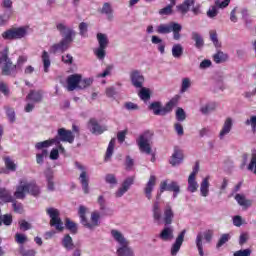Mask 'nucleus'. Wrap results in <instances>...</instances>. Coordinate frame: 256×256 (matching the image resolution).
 Here are the masks:
<instances>
[{"mask_svg": "<svg viewBox=\"0 0 256 256\" xmlns=\"http://www.w3.org/2000/svg\"><path fill=\"white\" fill-rule=\"evenodd\" d=\"M57 31H59L60 35L63 37L62 40L59 43H56L50 47V53H65L67 49H69V46L73 43V39H75V35L77 33L73 28L68 27L67 25L63 23H59L56 25Z\"/></svg>", "mask_w": 256, "mask_h": 256, "instance_id": "f257e3e1", "label": "nucleus"}, {"mask_svg": "<svg viewBox=\"0 0 256 256\" xmlns=\"http://www.w3.org/2000/svg\"><path fill=\"white\" fill-rule=\"evenodd\" d=\"M111 235L113 239L118 242V247L116 250L117 256H135L133 248L129 246V242L123 234L117 230H112Z\"/></svg>", "mask_w": 256, "mask_h": 256, "instance_id": "f03ea898", "label": "nucleus"}, {"mask_svg": "<svg viewBox=\"0 0 256 256\" xmlns=\"http://www.w3.org/2000/svg\"><path fill=\"white\" fill-rule=\"evenodd\" d=\"M0 67L2 75L6 77H16L18 68L16 64H13V61L10 60L8 48L0 52Z\"/></svg>", "mask_w": 256, "mask_h": 256, "instance_id": "7ed1b4c3", "label": "nucleus"}, {"mask_svg": "<svg viewBox=\"0 0 256 256\" xmlns=\"http://www.w3.org/2000/svg\"><path fill=\"white\" fill-rule=\"evenodd\" d=\"M213 237H215V230L213 229H206L197 233L195 245L200 256H205V252L203 251V244L211 243L213 241Z\"/></svg>", "mask_w": 256, "mask_h": 256, "instance_id": "20e7f679", "label": "nucleus"}, {"mask_svg": "<svg viewBox=\"0 0 256 256\" xmlns=\"http://www.w3.org/2000/svg\"><path fill=\"white\" fill-rule=\"evenodd\" d=\"M153 140V132L145 131L136 139L138 149L140 153L145 155H151L153 148L151 147V141Z\"/></svg>", "mask_w": 256, "mask_h": 256, "instance_id": "39448f33", "label": "nucleus"}, {"mask_svg": "<svg viewBox=\"0 0 256 256\" xmlns=\"http://www.w3.org/2000/svg\"><path fill=\"white\" fill-rule=\"evenodd\" d=\"M177 107V99H171L165 106L161 104V102H152L149 105L150 111H153L155 115H160L164 117V115H167L168 113H171L173 111V108Z\"/></svg>", "mask_w": 256, "mask_h": 256, "instance_id": "423d86ee", "label": "nucleus"}, {"mask_svg": "<svg viewBox=\"0 0 256 256\" xmlns=\"http://www.w3.org/2000/svg\"><path fill=\"white\" fill-rule=\"evenodd\" d=\"M26 101L28 103L24 107V111L25 113H31L35 109V105L43 101V90H30L26 96Z\"/></svg>", "mask_w": 256, "mask_h": 256, "instance_id": "0eeeda50", "label": "nucleus"}, {"mask_svg": "<svg viewBox=\"0 0 256 256\" xmlns=\"http://www.w3.org/2000/svg\"><path fill=\"white\" fill-rule=\"evenodd\" d=\"M97 41L99 44V47L94 49V55H96L97 59L99 61H103L107 55V47H109V37H107V34L104 33H98L97 34Z\"/></svg>", "mask_w": 256, "mask_h": 256, "instance_id": "6e6552de", "label": "nucleus"}, {"mask_svg": "<svg viewBox=\"0 0 256 256\" xmlns=\"http://www.w3.org/2000/svg\"><path fill=\"white\" fill-rule=\"evenodd\" d=\"M75 167H76V169L81 171V174L79 176V181L81 183L83 192L85 193V195H88V193H89V176L87 175V168H85V166H83L79 162H75Z\"/></svg>", "mask_w": 256, "mask_h": 256, "instance_id": "1a4fd4ad", "label": "nucleus"}, {"mask_svg": "<svg viewBox=\"0 0 256 256\" xmlns=\"http://www.w3.org/2000/svg\"><path fill=\"white\" fill-rule=\"evenodd\" d=\"M27 35V28L20 27V28H12L5 31L2 34L3 39L13 40V39H23Z\"/></svg>", "mask_w": 256, "mask_h": 256, "instance_id": "9d476101", "label": "nucleus"}, {"mask_svg": "<svg viewBox=\"0 0 256 256\" xmlns=\"http://www.w3.org/2000/svg\"><path fill=\"white\" fill-rule=\"evenodd\" d=\"M229 3H231V0H224L222 2H220V0H215L214 6H211L207 11V17L215 19V17L219 15L218 9H225V7H229Z\"/></svg>", "mask_w": 256, "mask_h": 256, "instance_id": "9b49d317", "label": "nucleus"}, {"mask_svg": "<svg viewBox=\"0 0 256 256\" xmlns=\"http://www.w3.org/2000/svg\"><path fill=\"white\" fill-rule=\"evenodd\" d=\"M185 235H187V230L183 229L176 237L174 243L170 248V255L177 256V253L181 251V247L185 241Z\"/></svg>", "mask_w": 256, "mask_h": 256, "instance_id": "f8f14e48", "label": "nucleus"}, {"mask_svg": "<svg viewBox=\"0 0 256 256\" xmlns=\"http://www.w3.org/2000/svg\"><path fill=\"white\" fill-rule=\"evenodd\" d=\"M82 75L81 74H71L66 79V89L67 91H77L80 90Z\"/></svg>", "mask_w": 256, "mask_h": 256, "instance_id": "ddd939ff", "label": "nucleus"}, {"mask_svg": "<svg viewBox=\"0 0 256 256\" xmlns=\"http://www.w3.org/2000/svg\"><path fill=\"white\" fill-rule=\"evenodd\" d=\"M130 81L135 89H143L145 83V76L139 70H132L130 72Z\"/></svg>", "mask_w": 256, "mask_h": 256, "instance_id": "4468645a", "label": "nucleus"}, {"mask_svg": "<svg viewBox=\"0 0 256 256\" xmlns=\"http://www.w3.org/2000/svg\"><path fill=\"white\" fill-rule=\"evenodd\" d=\"M164 191H173V199H176L177 195L181 193V187L175 181L168 184L167 180H165L160 183V192L163 193Z\"/></svg>", "mask_w": 256, "mask_h": 256, "instance_id": "2eb2a0df", "label": "nucleus"}, {"mask_svg": "<svg viewBox=\"0 0 256 256\" xmlns=\"http://www.w3.org/2000/svg\"><path fill=\"white\" fill-rule=\"evenodd\" d=\"M88 129L93 135H102V133L107 131V126H101L99 125V122H97V119L91 118L88 122Z\"/></svg>", "mask_w": 256, "mask_h": 256, "instance_id": "dca6fc26", "label": "nucleus"}, {"mask_svg": "<svg viewBox=\"0 0 256 256\" xmlns=\"http://www.w3.org/2000/svg\"><path fill=\"white\" fill-rule=\"evenodd\" d=\"M46 213L50 217V225H63V222L61 221V218L59 217V215H61V213L59 212L58 209L53 208V207L47 208Z\"/></svg>", "mask_w": 256, "mask_h": 256, "instance_id": "f3484780", "label": "nucleus"}, {"mask_svg": "<svg viewBox=\"0 0 256 256\" xmlns=\"http://www.w3.org/2000/svg\"><path fill=\"white\" fill-rule=\"evenodd\" d=\"M58 141H63L65 143H73L75 141V135L71 130L65 128L58 129Z\"/></svg>", "mask_w": 256, "mask_h": 256, "instance_id": "a211bd4d", "label": "nucleus"}, {"mask_svg": "<svg viewBox=\"0 0 256 256\" xmlns=\"http://www.w3.org/2000/svg\"><path fill=\"white\" fill-rule=\"evenodd\" d=\"M174 229L171 226H166L159 234L162 241H173L175 239Z\"/></svg>", "mask_w": 256, "mask_h": 256, "instance_id": "6ab92c4d", "label": "nucleus"}, {"mask_svg": "<svg viewBox=\"0 0 256 256\" xmlns=\"http://www.w3.org/2000/svg\"><path fill=\"white\" fill-rule=\"evenodd\" d=\"M156 183H157V177H155V175H151L145 188H144L145 196L149 200H151V197H152L151 193H153V189H154Z\"/></svg>", "mask_w": 256, "mask_h": 256, "instance_id": "aec40b11", "label": "nucleus"}, {"mask_svg": "<svg viewBox=\"0 0 256 256\" xmlns=\"http://www.w3.org/2000/svg\"><path fill=\"white\" fill-rule=\"evenodd\" d=\"M193 5H195V0H184L182 4L176 6V11L181 13V15H187Z\"/></svg>", "mask_w": 256, "mask_h": 256, "instance_id": "412c9836", "label": "nucleus"}, {"mask_svg": "<svg viewBox=\"0 0 256 256\" xmlns=\"http://www.w3.org/2000/svg\"><path fill=\"white\" fill-rule=\"evenodd\" d=\"M181 163H183V151L179 150V148H175L170 158V165L175 167L176 165H181Z\"/></svg>", "mask_w": 256, "mask_h": 256, "instance_id": "4be33fe9", "label": "nucleus"}, {"mask_svg": "<svg viewBox=\"0 0 256 256\" xmlns=\"http://www.w3.org/2000/svg\"><path fill=\"white\" fill-rule=\"evenodd\" d=\"M27 193V182L21 180L20 185L17 186L16 191L14 193V197L16 199H25Z\"/></svg>", "mask_w": 256, "mask_h": 256, "instance_id": "5701e85b", "label": "nucleus"}, {"mask_svg": "<svg viewBox=\"0 0 256 256\" xmlns=\"http://www.w3.org/2000/svg\"><path fill=\"white\" fill-rule=\"evenodd\" d=\"M211 179V176H206L203 178L202 182L200 183V195L202 197H209V187L210 183L209 180Z\"/></svg>", "mask_w": 256, "mask_h": 256, "instance_id": "b1692460", "label": "nucleus"}, {"mask_svg": "<svg viewBox=\"0 0 256 256\" xmlns=\"http://www.w3.org/2000/svg\"><path fill=\"white\" fill-rule=\"evenodd\" d=\"M44 175L46 177L48 191H55V182L53 181L54 179L53 170L48 168L47 170H45Z\"/></svg>", "mask_w": 256, "mask_h": 256, "instance_id": "393cba45", "label": "nucleus"}, {"mask_svg": "<svg viewBox=\"0 0 256 256\" xmlns=\"http://www.w3.org/2000/svg\"><path fill=\"white\" fill-rule=\"evenodd\" d=\"M231 129H233V119L227 118L223 124L222 130L220 131V139H223L225 135H229V133H231Z\"/></svg>", "mask_w": 256, "mask_h": 256, "instance_id": "a878e982", "label": "nucleus"}, {"mask_svg": "<svg viewBox=\"0 0 256 256\" xmlns=\"http://www.w3.org/2000/svg\"><path fill=\"white\" fill-rule=\"evenodd\" d=\"M100 13L102 15H106L108 21H112L114 19L113 16V8L111 7V4L109 2H105L100 9Z\"/></svg>", "mask_w": 256, "mask_h": 256, "instance_id": "bb28decb", "label": "nucleus"}, {"mask_svg": "<svg viewBox=\"0 0 256 256\" xmlns=\"http://www.w3.org/2000/svg\"><path fill=\"white\" fill-rule=\"evenodd\" d=\"M51 145H59V138H53L51 140H45L43 142H38L35 145V148L38 150L47 149V147H51Z\"/></svg>", "mask_w": 256, "mask_h": 256, "instance_id": "cd10ccee", "label": "nucleus"}, {"mask_svg": "<svg viewBox=\"0 0 256 256\" xmlns=\"http://www.w3.org/2000/svg\"><path fill=\"white\" fill-rule=\"evenodd\" d=\"M173 23L175 22L158 25L156 28V33H158L159 35H168V33H172Z\"/></svg>", "mask_w": 256, "mask_h": 256, "instance_id": "c85d7f7f", "label": "nucleus"}, {"mask_svg": "<svg viewBox=\"0 0 256 256\" xmlns=\"http://www.w3.org/2000/svg\"><path fill=\"white\" fill-rule=\"evenodd\" d=\"M151 43L153 45H157L158 51H160L161 55L165 54V41L161 39L159 36L153 35L151 38Z\"/></svg>", "mask_w": 256, "mask_h": 256, "instance_id": "c756f323", "label": "nucleus"}, {"mask_svg": "<svg viewBox=\"0 0 256 256\" xmlns=\"http://www.w3.org/2000/svg\"><path fill=\"white\" fill-rule=\"evenodd\" d=\"M192 40L195 41L196 49H202L205 47V40H203V36L198 32H192L191 34Z\"/></svg>", "mask_w": 256, "mask_h": 256, "instance_id": "7c9ffc66", "label": "nucleus"}, {"mask_svg": "<svg viewBox=\"0 0 256 256\" xmlns=\"http://www.w3.org/2000/svg\"><path fill=\"white\" fill-rule=\"evenodd\" d=\"M44 73H49V67H51V57L49 56V52L43 51L41 55Z\"/></svg>", "mask_w": 256, "mask_h": 256, "instance_id": "2f4dec72", "label": "nucleus"}, {"mask_svg": "<svg viewBox=\"0 0 256 256\" xmlns=\"http://www.w3.org/2000/svg\"><path fill=\"white\" fill-rule=\"evenodd\" d=\"M183 45L177 43L172 46V57L174 59H181L183 57Z\"/></svg>", "mask_w": 256, "mask_h": 256, "instance_id": "473e14b6", "label": "nucleus"}, {"mask_svg": "<svg viewBox=\"0 0 256 256\" xmlns=\"http://www.w3.org/2000/svg\"><path fill=\"white\" fill-rule=\"evenodd\" d=\"M198 189H199V183H197V180L195 179V177L189 176L187 191H189V193H195L197 192Z\"/></svg>", "mask_w": 256, "mask_h": 256, "instance_id": "72a5a7b5", "label": "nucleus"}, {"mask_svg": "<svg viewBox=\"0 0 256 256\" xmlns=\"http://www.w3.org/2000/svg\"><path fill=\"white\" fill-rule=\"evenodd\" d=\"M183 29V26L181 24L174 22L172 26V33H173V39L174 41H179L181 39V31Z\"/></svg>", "mask_w": 256, "mask_h": 256, "instance_id": "f704fd0d", "label": "nucleus"}, {"mask_svg": "<svg viewBox=\"0 0 256 256\" xmlns=\"http://www.w3.org/2000/svg\"><path fill=\"white\" fill-rule=\"evenodd\" d=\"M26 187H27V193H30V195H33V197H37L41 193L39 186H37V184L33 182L26 183Z\"/></svg>", "mask_w": 256, "mask_h": 256, "instance_id": "c9c22d12", "label": "nucleus"}, {"mask_svg": "<svg viewBox=\"0 0 256 256\" xmlns=\"http://www.w3.org/2000/svg\"><path fill=\"white\" fill-rule=\"evenodd\" d=\"M152 213H153V218L155 221H159L161 219V204H159V201L154 202L152 205Z\"/></svg>", "mask_w": 256, "mask_h": 256, "instance_id": "e433bc0d", "label": "nucleus"}, {"mask_svg": "<svg viewBox=\"0 0 256 256\" xmlns=\"http://www.w3.org/2000/svg\"><path fill=\"white\" fill-rule=\"evenodd\" d=\"M173 210L171 209V206H166V209L164 211V221L166 225H171L173 223Z\"/></svg>", "mask_w": 256, "mask_h": 256, "instance_id": "4c0bfd02", "label": "nucleus"}, {"mask_svg": "<svg viewBox=\"0 0 256 256\" xmlns=\"http://www.w3.org/2000/svg\"><path fill=\"white\" fill-rule=\"evenodd\" d=\"M78 215L80 218V223H82V225H88L87 224V207H85L84 205H80L78 208Z\"/></svg>", "mask_w": 256, "mask_h": 256, "instance_id": "58836bf2", "label": "nucleus"}, {"mask_svg": "<svg viewBox=\"0 0 256 256\" xmlns=\"http://www.w3.org/2000/svg\"><path fill=\"white\" fill-rule=\"evenodd\" d=\"M0 199L1 201H4V203H11L13 201V196H11V192L0 188Z\"/></svg>", "mask_w": 256, "mask_h": 256, "instance_id": "ea45409f", "label": "nucleus"}, {"mask_svg": "<svg viewBox=\"0 0 256 256\" xmlns=\"http://www.w3.org/2000/svg\"><path fill=\"white\" fill-rule=\"evenodd\" d=\"M213 59L215 63H225V61L229 59V56L223 53V51H217V53L214 54Z\"/></svg>", "mask_w": 256, "mask_h": 256, "instance_id": "a19ab883", "label": "nucleus"}, {"mask_svg": "<svg viewBox=\"0 0 256 256\" xmlns=\"http://www.w3.org/2000/svg\"><path fill=\"white\" fill-rule=\"evenodd\" d=\"M209 35L210 41H212L214 47H216V49H221V42H219V38L217 37V31L210 30Z\"/></svg>", "mask_w": 256, "mask_h": 256, "instance_id": "79ce46f5", "label": "nucleus"}, {"mask_svg": "<svg viewBox=\"0 0 256 256\" xmlns=\"http://www.w3.org/2000/svg\"><path fill=\"white\" fill-rule=\"evenodd\" d=\"M64 229H67V231H70L72 233V235L77 234V231L79 230L77 225H66V226L56 225L57 231H63Z\"/></svg>", "mask_w": 256, "mask_h": 256, "instance_id": "37998d69", "label": "nucleus"}, {"mask_svg": "<svg viewBox=\"0 0 256 256\" xmlns=\"http://www.w3.org/2000/svg\"><path fill=\"white\" fill-rule=\"evenodd\" d=\"M176 2H170L166 7L159 10V15H173V8Z\"/></svg>", "mask_w": 256, "mask_h": 256, "instance_id": "c03bdc74", "label": "nucleus"}, {"mask_svg": "<svg viewBox=\"0 0 256 256\" xmlns=\"http://www.w3.org/2000/svg\"><path fill=\"white\" fill-rule=\"evenodd\" d=\"M191 88V78L186 77L182 79L180 93H187Z\"/></svg>", "mask_w": 256, "mask_h": 256, "instance_id": "a18cd8bd", "label": "nucleus"}, {"mask_svg": "<svg viewBox=\"0 0 256 256\" xmlns=\"http://www.w3.org/2000/svg\"><path fill=\"white\" fill-rule=\"evenodd\" d=\"M138 95L140 99H142V101H149V99H151V92L148 88H145L143 86L142 88H140Z\"/></svg>", "mask_w": 256, "mask_h": 256, "instance_id": "49530a36", "label": "nucleus"}, {"mask_svg": "<svg viewBox=\"0 0 256 256\" xmlns=\"http://www.w3.org/2000/svg\"><path fill=\"white\" fill-rule=\"evenodd\" d=\"M235 200L237 201L238 205H241L242 207H249V205H251V202L245 199V195L243 194H236Z\"/></svg>", "mask_w": 256, "mask_h": 256, "instance_id": "de8ad7c7", "label": "nucleus"}, {"mask_svg": "<svg viewBox=\"0 0 256 256\" xmlns=\"http://www.w3.org/2000/svg\"><path fill=\"white\" fill-rule=\"evenodd\" d=\"M215 107L216 106L213 103L205 104L200 108V113H202V115H209V113L215 111Z\"/></svg>", "mask_w": 256, "mask_h": 256, "instance_id": "09e8293b", "label": "nucleus"}, {"mask_svg": "<svg viewBox=\"0 0 256 256\" xmlns=\"http://www.w3.org/2000/svg\"><path fill=\"white\" fill-rule=\"evenodd\" d=\"M231 239L230 234H222L216 244V249H221L225 243H228V241Z\"/></svg>", "mask_w": 256, "mask_h": 256, "instance_id": "8fccbe9b", "label": "nucleus"}, {"mask_svg": "<svg viewBox=\"0 0 256 256\" xmlns=\"http://www.w3.org/2000/svg\"><path fill=\"white\" fill-rule=\"evenodd\" d=\"M49 151L47 149H43L41 153L36 154V162L38 165H43L45 162V158L48 157Z\"/></svg>", "mask_w": 256, "mask_h": 256, "instance_id": "3c124183", "label": "nucleus"}, {"mask_svg": "<svg viewBox=\"0 0 256 256\" xmlns=\"http://www.w3.org/2000/svg\"><path fill=\"white\" fill-rule=\"evenodd\" d=\"M62 245L63 247H65V249H73V238H71V236L67 234L62 240Z\"/></svg>", "mask_w": 256, "mask_h": 256, "instance_id": "603ef678", "label": "nucleus"}, {"mask_svg": "<svg viewBox=\"0 0 256 256\" xmlns=\"http://www.w3.org/2000/svg\"><path fill=\"white\" fill-rule=\"evenodd\" d=\"M114 149H115V138L111 139V141L109 142V145L106 151L105 161H107L108 159H111V157L113 156Z\"/></svg>", "mask_w": 256, "mask_h": 256, "instance_id": "864d4df0", "label": "nucleus"}, {"mask_svg": "<svg viewBox=\"0 0 256 256\" xmlns=\"http://www.w3.org/2000/svg\"><path fill=\"white\" fill-rule=\"evenodd\" d=\"M114 149H115V138L111 139V141L109 142V145L106 151L105 161H107L108 159H111V157L113 156Z\"/></svg>", "mask_w": 256, "mask_h": 256, "instance_id": "5fc2aeb1", "label": "nucleus"}, {"mask_svg": "<svg viewBox=\"0 0 256 256\" xmlns=\"http://www.w3.org/2000/svg\"><path fill=\"white\" fill-rule=\"evenodd\" d=\"M91 85H93V78H80V90L87 89V87H91Z\"/></svg>", "mask_w": 256, "mask_h": 256, "instance_id": "6e6d98bb", "label": "nucleus"}, {"mask_svg": "<svg viewBox=\"0 0 256 256\" xmlns=\"http://www.w3.org/2000/svg\"><path fill=\"white\" fill-rule=\"evenodd\" d=\"M248 171H252L256 175V151L252 152V158L248 165Z\"/></svg>", "mask_w": 256, "mask_h": 256, "instance_id": "4d7b16f0", "label": "nucleus"}, {"mask_svg": "<svg viewBox=\"0 0 256 256\" xmlns=\"http://www.w3.org/2000/svg\"><path fill=\"white\" fill-rule=\"evenodd\" d=\"M4 163H5L6 168L9 169V171L17 170V165H15V162H13V160H11L10 157H5Z\"/></svg>", "mask_w": 256, "mask_h": 256, "instance_id": "13d9d810", "label": "nucleus"}, {"mask_svg": "<svg viewBox=\"0 0 256 256\" xmlns=\"http://www.w3.org/2000/svg\"><path fill=\"white\" fill-rule=\"evenodd\" d=\"M176 119L180 122H183L185 119H187V114H185V110H183V108H178L176 110Z\"/></svg>", "mask_w": 256, "mask_h": 256, "instance_id": "bf43d9fd", "label": "nucleus"}, {"mask_svg": "<svg viewBox=\"0 0 256 256\" xmlns=\"http://www.w3.org/2000/svg\"><path fill=\"white\" fill-rule=\"evenodd\" d=\"M133 183H135V176H130L123 181L122 187L126 188L129 191Z\"/></svg>", "mask_w": 256, "mask_h": 256, "instance_id": "052dcab7", "label": "nucleus"}, {"mask_svg": "<svg viewBox=\"0 0 256 256\" xmlns=\"http://www.w3.org/2000/svg\"><path fill=\"white\" fill-rule=\"evenodd\" d=\"M91 221L93 225H99V221H101V213L99 211L92 212Z\"/></svg>", "mask_w": 256, "mask_h": 256, "instance_id": "680f3d73", "label": "nucleus"}, {"mask_svg": "<svg viewBox=\"0 0 256 256\" xmlns=\"http://www.w3.org/2000/svg\"><path fill=\"white\" fill-rule=\"evenodd\" d=\"M245 125L251 126L253 133L256 131V116H251L250 119L245 121Z\"/></svg>", "mask_w": 256, "mask_h": 256, "instance_id": "e2e57ef3", "label": "nucleus"}, {"mask_svg": "<svg viewBox=\"0 0 256 256\" xmlns=\"http://www.w3.org/2000/svg\"><path fill=\"white\" fill-rule=\"evenodd\" d=\"M105 182L109 185H117V178L115 177V174H107L105 176Z\"/></svg>", "mask_w": 256, "mask_h": 256, "instance_id": "0e129e2a", "label": "nucleus"}, {"mask_svg": "<svg viewBox=\"0 0 256 256\" xmlns=\"http://www.w3.org/2000/svg\"><path fill=\"white\" fill-rule=\"evenodd\" d=\"M11 203L15 213H23V204L17 203V201L14 199L11 201Z\"/></svg>", "mask_w": 256, "mask_h": 256, "instance_id": "69168bd1", "label": "nucleus"}, {"mask_svg": "<svg viewBox=\"0 0 256 256\" xmlns=\"http://www.w3.org/2000/svg\"><path fill=\"white\" fill-rule=\"evenodd\" d=\"M249 241V234L248 232H242L239 237V245L243 246L245 243Z\"/></svg>", "mask_w": 256, "mask_h": 256, "instance_id": "338daca9", "label": "nucleus"}, {"mask_svg": "<svg viewBox=\"0 0 256 256\" xmlns=\"http://www.w3.org/2000/svg\"><path fill=\"white\" fill-rule=\"evenodd\" d=\"M251 253H253L252 250L248 248L234 252V256H251Z\"/></svg>", "mask_w": 256, "mask_h": 256, "instance_id": "774afa93", "label": "nucleus"}]
</instances>
